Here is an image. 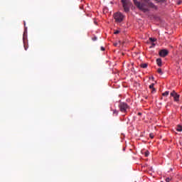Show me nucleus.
<instances>
[{
    "instance_id": "obj_16",
    "label": "nucleus",
    "mask_w": 182,
    "mask_h": 182,
    "mask_svg": "<svg viewBox=\"0 0 182 182\" xmlns=\"http://www.w3.org/2000/svg\"><path fill=\"white\" fill-rule=\"evenodd\" d=\"M149 154H150V153L149 152V151H146L145 152V157H148L149 156Z\"/></svg>"
},
{
    "instance_id": "obj_20",
    "label": "nucleus",
    "mask_w": 182,
    "mask_h": 182,
    "mask_svg": "<svg viewBox=\"0 0 182 182\" xmlns=\"http://www.w3.org/2000/svg\"><path fill=\"white\" fill-rule=\"evenodd\" d=\"M92 41H97V37H94V38H92Z\"/></svg>"
},
{
    "instance_id": "obj_8",
    "label": "nucleus",
    "mask_w": 182,
    "mask_h": 182,
    "mask_svg": "<svg viewBox=\"0 0 182 182\" xmlns=\"http://www.w3.org/2000/svg\"><path fill=\"white\" fill-rule=\"evenodd\" d=\"M141 68H142L143 69H146V68H147V63L141 64Z\"/></svg>"
},
{
    "instance_id": "obj_17",
    "label": "nucleus",
    "mask_w": 182,
    "mask_h": 182,
    "mask_svg": "<svg viewBox=\"0 0 182 182\" xmlns=\"http://www.w3.org/2000/svg\"><path fill=\"white\" fill-rule=\"evenodd\" d=\"M165 181H166V182H170V181H171V178H166L165 179Z\"/></svg>"
},
{
    "instance_id": "obj_1",
    "label": "nucleus",
    "mask_w": 182,
    "mask_h": 182,
    "mask_svg": "<svg viewBox=\"0 0 182 182\" xmlns=\"http://www.w3.org/2000/svg\"><path fill=\"white\" fill-rule=\"evenodd\" d=\"M134 4L142 12H150V9L156 11L157 6H155L151 0H134Z\"/></svg>"
},
{
    "instance_id": "obj_12",
    "label": "nucleus",
    "mask_w": 182,
    "mask_h": 182,
    "mask_svg": "<svg viewBox=\"0 0 182 182\" xmlns=\"http://www.w3.org/2000/svg\"><path fill=\"white\" fill-rule=\"evenodd\" d=\"M118 114H119V112H117V110H116V109H114V110H113V114H114V116H117Z\"/></svg>"
},
{
    "instance_id": "obj_23",
    "label": "nucleus",
    "mask_w": 182,
    "mask_h": 182,
    "mask_svg": "<svg viewBox=\"0 0 182 182\" xmlns=\"http://www.w3.org/2000/svg\"><path fill=\"white\" fill-rule=\"evenodd\" d=\"M181 1H179L178 2V5H181Z\"/></svg>"
},
{
    "instance_id": "obj_13",
    "label": "nucleus",
    "mask_w": 182,
    "mask_h": 182,
    "mask_svg": "<svg viewBox=\"0 0 182 182\" xmlns=\"http://www.w3.org/2000/svg\"><path fill=\"white\" fill-rule=\"evenodd\" d=\"M170 92L168 91H166L165 92L162 93V96H167L168 95H169Z\"/></svg>"
},
{
    "instance_id": "obj_22",
    "label": "nucleus",
    "mask_w": 182,
    "mask_h": 182,
    "mask_svg": "<svg viewBox=\"0 0 182 182\" xmlns=\"http://www.w3.org/2000/svg\"><path fill=\"white\" fill-rule=\"evenodd\" d=\"M24 49H25V50H28V47H26V45H24Z\"/></svg>"
},
{
    "instance_id": "obj_14",
    "label": "nucleus",
    "mask_w": 182,
    "mask_h": 182,
    "mask_svg": "<svg viewBox=\"0 0 182 182\" xmlns=\"http://www.w3.org/2000/svg\"><path fill=\"white\" fill-rule=\"evenodd\" d=\"M157 72L158 73H159V75H163V71L161 70V68H159Z\"/></svg>"
},
{
    "instance_id": "obj_19",
    "label": "nucleus",
    "mask_w": 182,
    "mask_h": 182,
    "mask_svg": "<svg viewBox=\"0 0 182 182\" xmlns=\"http://www.w3.org/2000/svg\"><path fill=\"white\" fill-rule=\"evenodd\" d=\"M155 46H156V43H151V46H150V48H154Z\"/></svg>"
},
{
    "instance_id": "obj_11",
    "label": "nucleus",
    "mask_w": 182,
    "mask_h": 182,
    "mask_svg": "<svg viewBox=\"0 0 182 182\" xmlns=\"http://www.w3.org/2000/svg\"><path fill=\"white\" fill-rule=\"evenodd\" d=\"M149 41H150V42H152V43H153V42H156V41H157V38H149Z\"/></svg>"
},
{
    "instance_id": "obj_9",
    "label": "nucleus",
    "mask_w": 182,
    "mask_h": 182,
    "mask_svg": "<svg viewBox=\"0 0 182 182\" xmlns=\"http://www.w3.org/2000/svg\"><path fill=\"white\" fill-rule=\"evenodd\" d=\"M177 132H182V126L178 125L176 128Z\"/></svg>"
},
{
    "instance_id": "obj_2",
    "label": "nucleus",
    "mask_w": 182,
    "mask_h": 182,
    "mask_svg": "<svg viewBox=\"0 0 182 182\" xmlns=\"http://www.w3.org/2000/svg\"><path fill=\"white\" fill-rule=\"evenodd\" d=\"M114 19H115V21L118 23L123 22L124 15H123V14L121 12H117L114 14Z\"/></svg>"
},
{
    "instance_id": "obj_5",
    "label": "nucleus",
    "mask_w": 182,
    "mask_h": 182,
    "mask_svg": "<svg viewBox=\"0 0 182 182\" xmlns=\"http://www.w3.org/2000/svg\"><path fill=\"white\" fill-rule=\"evenodd\" d=\"M171 96L173 97L175 102H180V95L177 94L176 91H172L171 92Z\"/></svg>"
},
{
    "instance_id": "obj_24",
    "label": "nucleus",
    "mask_w": 182,
    "mask_h": 182,
    "mask_svg": "<svg viewBox=\"0 0 182 182\" xmlns=\"http://www.w3.org/2000/svg\"><path fill=\"white\" fill-rule=\"evenodd\" d=\"M117 46V44H114V46Z\"/></svg>"
},
{
    "instance_id": "obj_6",
    "label": "nucleus",
    "mask_w": 182,
    "mask_h": 182,
    "mask_svg": "<svg viewBox=\"0 0 182 182\" xmlns=\"http://www.w3.org/2000/svg\"><path fill=\"white\" fill-rule=\"evenodd\" d=\"M168 55V50H161V51H159V56H161V58H166V56H167Z\"/></svg>"
},
{
    "instance_id": "obj_4",
    "label": "nucleus",
    "mask_w": 182,
    "mask_h": 182,
    "mask_svg": "<svg viewBox=\"0 0 182 182\" xmlns=\"http://www.w3.org/2000/svg\"><path fill=\"white\" fill-rule=\"evenodd\" d=\"M119 110L122 113H126L127 109H129V105L126 102H121L119 105Z\"/></svg>"
},
{
    "instance_id": "obj_15",
    "label": "nucleus",
    "mask_w": 182,
    "mask_h": 182,
    "mask_svg": "<svg viewBox=\"0 0 182 182\" xmlns=\"http://www.w3.org/2000/svg\"><path fill=\"white\" fill-rule=\"evenodd\" d=\"M149 137H150L151 139H154V134H153V133L150 134H149Z\"/></svg>"
},
{
    "instance_id": "obj_10",
    "label": "nucleus",
    "mask_w": 182,
    "mask_h": 182,
    "mask_svg": "<svg viewBox=\"0 0 182 182\" xmlns=\"http://www.w3.org/2000/svg\"><path fill=\"white\" fill-rule=\"evenodd\" d=\"M149 89H152V90H156V89H154V83H152L149 85Z\"/></svg>"
},
{
    "instance_id": "obj_18",
    "label": "nucleus",
    "mask_w": 182,
    "mask_h": 182,
    "mask_svg": "<svg viewBox=\"0 0 182 182\" xmlns=\"http://www.w3.org/2000/svg\"><path fill=\"white\" fill-rule=\"evenodd\" d=\"M114 35H117V34L120 33V31L117 30V31H114Z\"/></svg>"
},
{
    "instance_id": "obj_7",
    "label": "nucleus",
    "mask_w": 182,
    "mask_h": 182,
    "mask_svg": "<svg viewBox=\"0 0 182 182\" xmlns=\"http://www.w3.org/2000/svg\"><path fill=\"white\" fill-rule=\"evenodd\" d=\"M156 64L158 65V66H159V68H161V65H162L161 58L156 59Z\"/></svg>"
},
{
    "instance_id": "obj_3",
    "label": "nucleus",
    "mask_w": 182,
    "mask_h": 182,
    "mask_svg": "<svg viewBox=\"0 0 182 182\" xmlns=\"http://www.w3.org/2000/svg\"><path fill=\"white\" fill-rule=\"evenodd\" d=\"M122 3L124 12H129L130 11L129 8V6H130V0H122Z\"/></svg>"
},
{
    "instance_id": "obj_21",
    "label": "nucleus",
    "mask_w": 182,
    "mask_h": 182,
    "mask_svg": "<svg viewBox=\"0 0 182 182\" xmlns=\"http://www.w3.org/2000/svg\"><path fill=\"white\" fill-rule=\"evenodd\" d=\"M101 50L105 51V47L102 46V47H101Z\"/></svg>"
}]
</instances>
